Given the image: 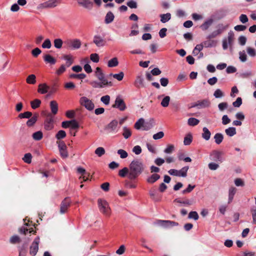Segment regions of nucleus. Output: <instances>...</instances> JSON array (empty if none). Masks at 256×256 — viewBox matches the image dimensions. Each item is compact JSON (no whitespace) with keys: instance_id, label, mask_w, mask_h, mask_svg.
<instances>
[{"instance_id":"f03ea898","label":"nucleus","mask_w":256,"mask_h":256,"mask_svg":"<svg viewBox=\"0 0 256 256\" xmlns=\"http://www.w3.org/2000/svg\"><path fill=\"white\" fill-rule=\"evenodd\" d=\"M98 203L100 212L106 216H109L110 214V208L108 202L106 200L98 199Z\"/></svg>"},{"instance_id":"4be33fe9","label":"nucleus","mask_w":256,"mask_h":256,"mask_svg":"<svg viewBox=\"0 0 256 256\" xmlns=\"http://www.w3.org/2000/svg\"><path fill=\"white\" fill-rule=\"evenodd\" d=\"M236 189L234 187L232 186L229 188L228 190V203L230 204L234 197V194L236 193Z\"/></svg>"},{"instance_id":"39448f33","label":"nucleus","mask_w":256,"mask_h":256,"mask_svg":"<svg viewBox=\"0 0 256 256\" xmlns=\"http://www.w3.org/2000/svg\"><path fill=\"white\" fill-rule=\"evenodd\" d=\"M89 84L92 88H102L108 86H111L112 85V82H108V80H100V82L92 80Z\"/></svg>"},{"instance_id":"69168bd1","label":"nucleus","mask_w":256,"mask_h":256,"mask_svg":"<svg viewBox=\"0 0 256 256\" xmlns=\"http://www.w3.org/2000/svg\"><path fill=\"white\" fill-rule=\"evenodd\" d=\"M10 243L14 244L19 243L20 242V238L18 236H12L10 240Z\"/></svg>"},{"instance_id":"603ef678","label":"nucleus","mask_w":256,"mask_h":256,"mask_svg":"<svg viewBox=\"0 0 256 256\" xmlns=\"http://www.w3.org/2000/svg\"><path fill=\"white\" fill-rule=\"evenodd\" d=\"M66 136V133L63 130H59L56 135V138L57 140H60L64 138Z\"/></svg>"},{"instance_id":"f3484780","label":"nucleus","mask_w":256,"mask_h":256,"mask_svg":"<svg viewBox=\"0 0 256 256\" xmlns=\"http://www.w3.org/2000/svg\"><path fill=\"white\" fill-rule=\"evenodd\" d=\"M204 48L215 47L217 44V41L215 40H208L202 43Z\"/></svg>"},{"instance_id":"9d476101","label":"nucleus","mask_w":256,"mask_h":256,"mask_svg":"<svg viewBox=\"0 0 256 256\" xmlns=\"http://www.w3.org/2000/svg\"><path fill=\"white\" fill-rule=\"evenodd\" d=\"M118 124V120H114L110 122L106 126L104 130L108 132H118L117 127Z\"/></svg>"},{"instance_id":"393cba45","label":"nucleus","mask_w":256,"mask_h":256,"mask_svg":"<svg viewBox=\"0 0 256 256\" xmlns=\"http://www.w3.org/2000/svg\"><path fill=\"white\" fill-rule=\"evenodd\" d=\"M130 173L129 168L124 167L122 169L120 170L118 172V176L122 178L127 176L128 178V174Z\"/></svg>"},{"instance_id":"3c124183","label":"nucleus","mask_w":256,"mask_h":256,"mask_svg":"<svg viewBox=\"0 0 256 256\" xmlns=\"http://www.w3.org/2000/svg\"><path fill=\"white\" fill-rule=\"evenodd\" d=\"M192 138L190 134H188L184 138V143L186 146L190 145L192 142Z\"/></svg>"},{"instance_id":"a211bd4d","label":"nucleus","mask_w":256,"mask_h":256,"mask_svg":"<svg viewBox=\"0 0 256 256\" xmlns=\"http://www.w3.org/2000/svg\"><path fill=\"white\" fill-rule=\"evenodd\" d=\"M78 4L86 8L91 10L93 6V3L89 0H86L84 2L78 1Z\"/></svg>"},{"instance_id":"ddd939ff","label":"nucleus","mask_w":256,"mask_h":256,"mask_svg":"<svg viewBox=\"0 0 256 256\" xmlns=\"http://www.w3.org/2000/svg\"><path fill=\"white\" fill-rule=\"evenodd\" d=\"M158 224L165 228H170L178 225V223L177 222L165 220H159Z\"/></svg>"},{"instance_id":"a18cd8bd","label":"nucleus","mask_w":256,"mask_h":256,"mask_svg":"<svg viewBox=\"0 0 256 256\" xmlns=\"http://www.w3.org/2000/svg\"><path fill=\"white\" fill-rule=\"evenodd\" d=\"M149 194L150 198L155 202H159L160 200V198L158 197L156 194L154 190H150L149 191Z\"/></svg>"},{"instance_id":"bb28decb","label":"nucleus","mask_w":256,"mask_h":256,"mask_svg":"<svg viewBox=\"0 0 256 256\" xmlns=\"http://www.w3.org/2000/svg\"><path fill=\"white\" fill-rule=\"evenodd\" d=\"M210 104V102L208 99H204L202 100L198 101V108H204L208 107Z\"/></svg>"},{"instance_id":"de8ad7c7","label":"nucleus","mask_w":256,"mask_h":256,"mask_svg":"<svg viewBox=\"0 0 256 256\" xmlns=\"http://www.w3.org/2000/svg\"><path fill=\"white\" fill-rule=\"evenodd\" d=\"M32 113L30 112H26L24 113H20L18 114V117L20 118H29L32 116Z\"/></svg>"},{"instance_id":"423d86ee","label":"nucleus","mask_w":256,"mask_h":256,"mask_svg":"<svg viewBox=\"0 0 256 256\" xmlns=\"http://www.w3.org/2000/svg\"><path fill=\"white\" fill-rule=\"evenodd\" d=\"M112 108H118L120 111L123 112L126 108V106L121 96H118L116 98L114 104L112 106Z\"/></svg>"},{"instance_id":"680f3d73","label":"nucleus","mask_w":256,"mask_h":256,"mask_svg":"<svg viewBox=\"0 0 256 256\" xmlns=\"http://www.w3.org/2000/svg\"><path fill=\"white\" fill-rule=\"evenodd\" d=\"M248 54L252 57H254L256 56V50L252 48L248 47L246 48Z\"/></svg>"},{"instance_id":"f704fd0d","label":"nucleus","mask_w":256,"mask_h":256,"mask_svg":"<svg viewBox=\"0 0 256 256\" xmlns=\"http://www.w3.org/2000/svg\"><path fill=\"white\" fill-rule=\"evenodd\" d=\"M38 115L35 114L32 117L30 118L26 122V124L28 126H32L36 122Z\"/></svg>"},{"instance_id":"c03bdc74","label":"nucleus","mask_w":256,"mask_h":256,"mask_svg":"<svg viewBox=\"0 0 256 256\" xmlns=\"http://www.w3.org/2000/svg\"><path fill=\"white\" fill-rule=\"evenodd\" d=\"M204 48L203 44H197L192 51V54L194 56L197 55Z\"/></svg>"},{"instance_id":"49530a36","label":"nucleus","mask_w":256,"mask_h":256,"mask_svg":"<svg viewBox=\"0 0 256 256\" xmlns=\"http://www.w3.org/2000/svg\"><path fill=\"white\" fill-rule=\"evenodd\" d=\"M42 136L41 131H38L32 134V138L36 140H40L42 138Z\"/></svg>"},{"instance_id":"6e6d98bb","label":"nucleus","mask_w":256,"mask_h":256,"mask_svg":"<svg viewBox=\"0 0 256 256\" xmlns=\"http://www.w3.org/2000/svg\"><path fill=\"white\" fill-rule=\"evenodd\" d=\"M51 46V42L48 38L46 39L42 44V48H50Z\"/></svg>"},{"instance_id":"9b49d317","label":"nucleus","mask_w":256,"mask_h":256,"mask_svg":"<svg viewBox=\"0 0 256 256\" xmlns=\"http://www.w3.org/2000/svg\"><path fill=\"white\" fill-rule=\"evenodd\" d=\"M93 42L98 47H102L105 45L106 41L105 40L104 37L100 36V35L97 34L94 36L93 38Z\"/></svg>"},{"instance_id":"6ab92c4d","label":"nucleus","mask_w":256,"mask_h":256,"mask_svg":"<svg viewBox=\"0 0 256 256\" xmlns=\"http://www.w3.org/2000/svg\"><path fill=\"white\" fill-rule=\"evenodd\" d=\"M44 60L46 63L50 64H54L56 63V60L48 54H46L44 56Z\"/></svg>"},{"instance_id":"aec40b11","label":"nucleus","mask_w":256,"mask_h":256,"mask_svg":"<svg viewBox=\"0 0 256 256\" xmlns=\"http://www.w3.org/2000/svg\"><path fill=\"white\" fill-rule=\"evenodd\" d=\"M50 108L52 113L55 115L58 111V104L55 100H52L50 102Z\"/></svg>"},{"instance_id":"e2e57ef3","label":"nucleus","mask_w":256,"mask_h":256,"mask_svg":"<svg viewBox=\"0 0 256 256\" xmlns=\"http://www.w3.org/2000/svg\"><path fill=\"white\" fill-rule=\"evenodd\" d=\"M174 146L172 144H169L167 148L164 150V152L167 154H170L172 153V152L174 150Z\"/></svg>"},{"instance_id":"13d9d810","label":"nucleus","mask_w":256,"mask_h":256,"mask_svg":"<svg viewBox=\"0 0 256 256\" xmlns=\"http://www.w3.org/2000/svg\"><path fill=\"white\" fill-rule=\"evenodd\" d=\"M105 153L104 149L102 147L98 148L95 150V154L98 156H101Z\"/></svg>"},{"instance_id":"2eb2a0df","label":"nucleus","mask_w":256,"mask_h":256,"mask_svg":"<svg viewBox=\"0 0 256 256\" xmlns=\"http://www.w3.org/2000/svg\"><path fill=\"white\" fill-rule=\"evenodd\" d=\"M50 86L46 84H41L38 85V92L41 94H44L48 92Z\"/></svg>"},{"instance_id":"e433bc0d","label":"nucleus","mask_w":256,"mask_h":256,"mask_svg":"<svg viewBox=\"0 0 256 256\" xmlns=\"http://www.w3.org/2000/svg\"><path fill=\"white\" fill-rule=\"evenodd\" d=\"M41 104V100L38 99H35L30 102V106L32 109L35 110L38 108Z\"/></svg>"},{"instance_id":"20e7f679","label":"nucleus","mask_w":256,"mask_h":256,"mask_svg":"<svg viewBox=\"0 0 256 256\" xmlns=\"http://www.w3.org/2000/svg\"><path fill=\"white\" fill-rule=\"evenodd\" d=\"M64 44L67 48L73 50L78 49L82 45L80 40L77 38L67 40Z\"/></svg>"},{"instance_id":"c9c22d12","label":"nucleus","mask_w":256,"mask_h":256,"mask_svg":"<svg viewBox=\"0 0 256 256\" xmlns=\"http://www.w3.org/2000/svg\"><path fill=\"white\" fill-rule=\"evenodd\" d=\"M26 82L28 84H34L36 82V76L34 74L29 75L26 79Z\"/></svg>"},{"instance_id":"09e8293b","label":"nucleus","mask_w":256,"mask_h":256,"mask_svg":"<svg viewBox=\"0 0 256 256\" xmlns=\"http://www.w3.org/2000/svg\"><path fill=\"white\" fill-rule=\"evenodd\" d=\"M54 46L56 48H60L62 47L63 42L60 38H56L54 42Z\"/></svg>"},{"instance_id":"37998d69","label":"nucleus","mask_w":256,"mask_h":256,"mask_svg":"<svg viewBox=\"0 0 256 256\" xmlns=\"http://www.w3.org/2000/svg\"><path fill=\"white\" fill-rule=\"evenodd\" d=\"M170 101V97L169 96H165L161 102L162 106L166 108L168 106Z\"/></svg>"},{"instance_id":"a878e982","label":"nucleus","mask_w":256,"mask_h":256,"mask_svg":"<svg viewBox=\"0 0 256 256\" xmlns=\"http://www.w3.org/2000/svg\"><path fill=\"white\" fill-rule=\"evenodd\" d=\"M77 172L78 174H82V176H80V178H82L84 181H87L88 180V177H86V170L81 167H78L77 168Z\"/></svg>"},{"instance_id":"338daca9","label":"nucleus","mask_w":256,"mask_h":256,"mask_svg":"<svg viewBox=\"0 0 256 256\" xmlns=\"http://www.w3.org/2000/svg\"><path fill=\"white\" fill-rule=\"evenodd\" d=\"M90 60L94 62H98L100 59L98 54L96 53L91 54L90 56Z\"/></svg>"},{"instance_id":"cd10ccee","label":"nucleus","mask_w":256,"mask_h":256,"mask_svg":"<svg viewBox=\"0 0 256 256\" xmlns=\"http://www.w3.org/2000/svg\"><path fill=\"white\" fill-rule=\"evenodd\" d=\"M214 22V20L210 18L206 20L203 24L200 26V28L202 30H206Z\"/></svg>"},{"instance_id":"6e6552de","label":"nucleus","mask_w":256,"mask_h":256,"mask_svg":"<svg viewBox=\"0 0 256 256\" xmlns=\"http://www.w3.org/2000/svg\"><path fill=\"white\" fill-rule=\"evenodd\" d=\"M80 104L88 110H94V105L92 102L86 96L82 97L80 100Z\"/></svg>"},{"instance_id":"1a4fd4ad","label":"nucleus","mask_w":256,"mask_h":256,"mask_svg":"<svg viewBox=\"0 0 256 256\" xmlns=\"http://www.w3.org/2000/svg\"><path fill=\"white\" fill-rule=\"evenodd\" d=\"M40 243V238L37 236L32 242L30 250V254L32 256H35L38 250V244Z\"/></svg>"},{"instance_id":"c85d7f7f","label":"nucleus","mask_w":256,"mask_h":256,"mask_svg":"<svg viewBox=\"0 0 256 256\" xmlns=\"http://www.w3.org/2000/svg\"><path fill=\"white\" fill-rule=\"evenodd\" d=\"M228 26L229 25L228 24H219L216 26V30L220 34H222L224 30L228 29Z\"/></svg>"},{"instance_id":"bf43d9fd","label":"nucleus","mask_w":256,"mask_h":256,"mask_svg":"<svg viewBox=\"0 0 256 256\" xmlns=\"http://www.w3.org/2000/svg\"><path fill=\"white\" fill-rule=\"evenodd\" d=\"M32 158V154L30 153H27L24 154L22 159L25 162L30 164L31 162Z\"/></svg>"},{"instance_id":"58836bf2","label":"nucleus","mask_w":256,"mask_h":256,"mask_svg":"<svg viewBox=\"0 0 256 256\" xmlns=\"http://www.w3.org/2000/svg\"><path fill=\"white\" fill-rule=\"evenodd\" d=\"M132 135V132L130 131V130L129 128H128L127 127H124L123 128V132H122V136L124 137L127 139L128 138H130Z\"/></svg>"},{"instance_id":"774afa93","label":"nucleus","mask_w":256,"mask_h":256,"mask_svg":"<svg viewBox=\"0 0 256 256\" xmlns=\"http://www.w3.org/2000/svg\"><path fill=\"white\" fill-rule=\"evenodd\" d=\"M250 212L252 218V223L253 224H256V210L254 209V208H252L250 210Z\"/></svg>"},{"instance_id":"052dcab7","label":"nucleus","mask_w":256,"mask_h":256,"mask_svg":"<svg viewBox=\"0 0 256 256\" xmlns=\"http://www.w3.org/2000/svg\"><path fill=\"white\" fill-rule=\"evenodd\" d=\"M218 108L220 111L222 112L228 108V104L226 102H222L218 104Z\"/></svg>"},{"instance_id":"8fccbe9b","label":"nucleus","mask_w":256,"mask_h":256,"mask_svg":"<svg viewBox=\"0 0 256 256\" xmlns=\"http://www.w3.org/2000/svg\"><path fill=\"white\" fill-rule=\"evenodd\" d=\"M188 218L190 219H194V220H196L198 219L199 216L196 212L192 211L189 213Z\"/></svg>"},{"instance_id":"7c9ffc66","label":"nucleus","mask_w":256,"mask_h":256,"mask_svg":"<svg viewBox=\"0 0 256 256\" xmlns=\"http://www.w3.org/2000/svg\"><path fill=\"white\" fill-rule=\"evenodd\" d=\"M135 86L140 88V86L144 87V79L141 76H138L134 82Z\"/></svg>"},{"instance_id":"f8f14e48","label":"nucleus","mask_w":256,"mask_h":256,"mask_svg":"<svg viewBox=\"0 0 256 256\" xmlns=\"http://www.w3.org/2000/svg\"><path fill=\"white\" fill-rule=\"evenodd\" d=\"M222 152L218 150H213L210 154V159L215 162H222Z\"/></svg>"},{"instance_id":"dca6fc26","label":"nucleus","mask_w":256,"mask_h":256,"mask_svg":"<svg viewBox=\"0 0 256 256\" xmlns=\"http://www.w3.org/2000/svg\"><path fill=\"white\" fill-rule=\"evenodd\" d=\"M95 75L99 80H107L104 78V74L103 73L102 69L99 67H97L96 68L95 71Z\"/></svg>"},{"instance_id":"473e14b6","label":"nucleus","mask_w":256,"mask_h":256,"mask_svg":"<svg viewBox=\"0 0 256 256\" xmlns=\"http://www.w3.org/2000/svg\"><path fill=\"white\" fill-rule=\"evenodd\" d=\"M226 134L229 136H232L236 134V129L234 127H230L225 130Z\"/></svg>"},{"instance_id":"4c0bfd02","label":"nucleus","mask_w":256,"mask_h":256,"mask_svg":"<svg viewBox=\"0 0 256 256\" xmlns=\"http://www.w3.org/2000/svg\"><path fill=\"white\" fill-rule=\"evenodd\" d=\"M118 64V62L116 58H114L110 60L108 63V66L110 68L116 66Z\"/></svg>"},{"instance_id":"4468645a","label":"nucleus","mask_w":256,"mask_h":256,"mask_svg":"<svg viewBox=\"0 0 256 256\" xmlns=\"http://www.w3.org/2000/svg\"><path fill=\"white\" fill-rule=\"evenodd\" d=\"M70 202H71L68 198H64L60 205V212L61 214H64L66 212L67 209L70 206Z\"/></svg>"},{"instance_id":"2f4dec72","label":"nucleus","mask_w":256,"mask_h":256,"mask_svg":"<svg viewBox=\"0 0 256 256\" xmlns=\"http://www.w3.org/2000/svg\"><path fill=\"white\" fill-rule=\"evenodd\" d=\"M214 139L215 142L218 144H220L223 140V134L221 133H216L214 136Z\"/></svg>"},{"instance_id":"f257e3e1","label":"nucleus","mask_w":256,"mask_h":256,"mask_svg":"<svg viewBox=\"0 0 256 256\" xmlns=\"http://www.w3.org/2000/svg\"><path fill=\"white\" fill-rule=\"evenodd\" d=\"M128 179L133 180L136 179L144 172L145 166L142 162L138 159L132 160L129 165Z\"/></svg>"},{"instance_id":"0eeeda50","label":"nucleus","mask_w":256,"mask_h":256,"mask_svg":"<svg viewBox=\"0 0 256 256\" xmlns=\"http://www.w3.org/2000/svg\"><path fill=\"white\" fill-rule=\"evenodd\" d=\"M46 118L44 122V128L47 130H50L54 128V117L50 113L45 114Z\"/></svg>"},{"instance_id":"72a5a7b5","label":"nucleus","mask_w":256,"mask_h":256,"mask_svg":"<svg viewBox=\"0 0 256 256\" xmlns=\"http://www.w3.org/2000/svg\"><path fill=\"white\" fill-rule=\"evenodd\" d=\"M63 58L66 60V66L67 68L70 66L73 63V60L72 56L64 55V56Z\"/></svg>"},{"instance_id":"5701e85b","label":"nucleus","mask_w":256,"mask_h":256,"mask_svg":"<svg viewBox=\"0 0 256 256\" xmlns=\"http://www.w3.org/2000/svg\"><path fill=\"white\" fill-rule=\"evenodd\" d=\"M114 18V16L112 12H108L105 16L104 22L106 24H109L112 22Z\"/></svg>"},{"instance_id":"7ed1b4c3","label":"nucleus","mask_w":256,"mask_h":256,"mask_svg":"<svg viewBox=\"0 0 256 256\" xmlns=\"http://www.w3.org/2000/svg\"><path fill=\"white\" fill-rule=\"evenodd\" d=\"M234 39V32L232 30H230L228 32V38H224L222 40V48L224 50L228 49V46L232 47L233 46Z\"/></svg>"},{"instance_id":"79ce46f5","label":"nucleus","mask_w":256,"mask_h":256,"mask_svg":"<svg viewBox=\"0 0 256 256\" xmlns=\"http://www.w3.org/2000/svg\"><path fill=\"white\" fill-rule=\"evenodd\" d=\"M200 120L194 118H190L188 119V124L190 126H195L198 124Z\"/></svg>"},{"instance_id":"5fc2aeb1","label":"nucleus","mask_w":256,"mask_h":256,"mask_svg":"<svg viewBox=\"0 0 256 256\" xmlns=\"http://www.w3.org/2000/svg\"><path fill=\"white\" fill-rule=\"evenodd\" d=\"M70 78H78L80 80H82L86 77V74H71L70 76Z\"/></svg>"},{"instance_id":"0e129e2a","label":"nucleus","mask_w":256,"mask_h":256,"mask_svg":"<svg viewBox=\"0 0 256 256\" xmlns=\"http://www.w3.org/2000/svg\"><path fill=\"white\" fill-rule=\"evenodd\" d=\"M117 152L120 155V157L122 158H125L128 156L127 152L122 149L118 150Z\"/></svg>"},{"instance_id":"ea45409f","label":"nucleus","mask_w":256,"mask_h":256,"mask_svg":"<svg viewBox=\"0 0 256 256\" xmlns=\"http://www.w3.org/2000/svg\"><path fill=\"white\" fill-rule=\"evenodd\" d=\"M144 120L142 118L139 119L134 124V128L136 130L142 129Z\"/></svg>"},{"instance_id":"c756f323","label":"nucleus","mask_w":256,"mask_h":256,"mask_svg":"<svg viewBox=\"0 0 256 256\" xmlns=\"http://www.w3.org/2000/svg\"><path fill=\"white\" fill-rule=\"evenodd\" d=\"M160 21L162 23H166L171 18V14L166 13V14H161L160 15Z\"/></svg>"},{"instance_id":"864d4df0","label":"nucleus","mask_w":256,"mask_h":256,"mask_svg":"<svg viewBox=\"0 0 256 256\" xmlns=\"http://www.w3.org/2000/svg\"><path fill=\"white\" fill-rule=\"evenodd\" d=\"M214 96L216 98H221L224 96V93L218 88L214 91Z\"/></svg>"},{"instance_id":"b1692460","label":"nucleus","mask_w":256,"mask_h":256,"mask_svg":"<svg viewBox=\"0 0 256 256\" xmlns=\"http://www.w3.org/2000/svg\"><path fill=\"white\" fill-rule=\"evenodd\" d=\"M202 131H203V132L202 133V138L206 140H209L210 138V136H211V133H210V131L206 127H204L202 128Z\"/></svg>"},{"instance_id":"4d7b16f0","label":"nucleus","mask_w":256,"mask_h":256,"mask_svg":"<svg viewBox=\"0 0 256 256\" xmlns=\"http://www.w3.org/2000/svg\"><path fill=\"white\" fill-rule=\"evenodd\" d=\"M100 100L106 105H108L110 104V96L108 95L102 96L100 98Z\"/></svg>"},{"instance_id":"a19ab883","label":"nucleus","mask_w":256,"mask_h":256,"mask_svg":"<svg viewBox=\"0 0 256 256\" xmlns=\"http://www.w3.org/2000/svg\"><path fill=\"white\" fill-rule=\"evenodd\" d=\"M188 168L189 167L188 166H186L178 170L179 176L186 177L187 176V172Z\"/></svg>"},{"instance_id":"412c9836","label":"nucleus","mask_w":256,"mask_h":256,"mask_svg":"<svg viewBox=\"0 0 256 256\" xmlns=\"http://www.w3.org/2000/svg\"><path fill=\"white\" fill-rule=\"evenodd\" d=\"M160 176L156 174H154L147 178L146 181L149 184H154L160 178Z\"/></svg>"}]
</instances>
